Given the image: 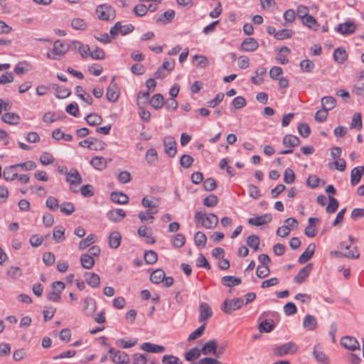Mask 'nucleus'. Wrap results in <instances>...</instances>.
I'll list each match as a JSON object with an SVG mask.
<instances>
[{"label":"nucleus","instance_id":"f257e3e1","mask_svg":"<svg viewBox=\"0 0 364 364\" xmlns=\"http://www.w3.org/2000/svg\"><path fill=\"white\" fill-rule=\"evenodd\" d=\"M245 306L244 300L241 297L232 299H226L223 301L221 310L226 314H232L235 311L241 309Z\"/></svg>","mask_w":364,"mask_h":364},{"label":"nucleus","instance_id":"f03ea898","mask_svg":"<svg viewBox=\"0 0 364 364\" xmlns=\"http://www.w3.org/2000/svg\"><path fill=\"white\" fill-rule=\"evenodd\" d=\"M141 204L144 207L148 208L146 213L149 215L150 220H153V215L158 213L157 208L159 204V200L152 196H146L142 198Z\"/></svg>","mask_w":364,"mask_h":364},{"label":"nucleus","instance_id":"7ed1b4c3","mask_svg":"<svg viewBox=\"0 0 364 364\" xmlns=\"http://www.w3.org/2000/svg\"><path fill=\"white\" fill-rule=\"evenodd\" d=\"M96 14L101 21H111L115 18V10L107 4H101L96 9Z\"/></svg>","mask_w":364,"mask_h":364},{"label":"nucleus","instance_id":"20e7f679","mask_svg":"<svg viewBox=\"0 0 364 364\" xmlns=\"http://www.w3.org/2000/svg\"><path fill=\"white\" fill-rule=\"evenodd\" d=\"M296 350V345L293 342H289L274 348L273 349V353L275 356L282 357L287 354H293Z\"/></svg>","mask_w":364,"mask_h":364},{"label":"nucleus","instance_id":"39448f33","mask_svg":"<svg viewBox=\"0 0 364 364\" xmlns=\"http://www.w3.org/2000/svg\"><path fill=\"white\" fill-rule=\"evenodd\" d=\"M108 353L109 354V358L115 364H128L129 363V355L124 351L109 348Z\"/></svg>","mask_w":364,"mask_h":364},{"label":"nucleus","instance_id":"423d86ee","mask_svg":"<svg viewBox=\"0 0 364 364\" xmlns=\"http://www.w3.org/2000/svg\"><path fill=\"white\" fill-rule=\"evenodd\" d=\"M164 146L165 153L170 157H173L176 152V142L174 138L171 136H167L164 139Z\"/></svg>","mask_w":364,"mask_h":364},{"label":"nucleus","instance_id":"0eeeda50","mask_svg":"<svg viewBox=\"0 0 364 364\" xmlns=\"http://www.w3.org/2000/svg\"><path fill=\"white\" fill-rule=\"evenodd\" d=\"M66 181L70 183V189L73 192L75 193L77 191L73 190V186L81 184L82 183V178L77 169L72 168L67 173Z\"/></svg>","mask_w":364,"mask_h":364},{"label":"nucleus","instance_id":"6e6552de","mask_svg":"<svg viewBox=\"0 0 364 364\" xmlns=\"http://www.w3.org/2000/svg\"><path fill=\"white\" fill-rule=\"evenodd\" d=\"M115 77L112 79V83L107 89L106 97L110 102H115L117 101L119 96V89L116 83L114 82Z\"/></svg>","mask_w":364,"mask_h":364},{"label":"nucleus","instance_id":"1a4fd4ad","mask_svg":"<svg viewBox=\"0 0 364 364\" xmlns=\"http://www.w3.org/2000/svg\"><path fill=\"white\" fill-rule=\"evenodd\" d=\"M357 26L354 22L348 21L340 23L336 28V31L344 36L351 35L356 30Z\"/></svg>","mask_w":364,"mask_h":364},{"label":"nucleus","instance_id":"9d476101","mask_svg":"<svg viewBox=\"0 0 364 364\" xmlns=\"http://www.w3.org/2000/svg\"><path fill=\"white\" fill-rule=\"evenodd\" d=\"M350 247V244H348L346 242H342L341 244H340V248L341 250H348L347 252H345V253H342L341 252H336V253L342 256V257H346L347 258H350V259H357L359 257V252L357 250V247H353V250H349Z\"/></svg>","mask_w":364,"mask_h":364},{"label":"nucleus","instance_id":"9b49d317","mask_svg":"<svg viewBox=\"0 0 364 364\" xmlns=\"http://www.w3.org/2000/svg\"><path fill=\"white\" fill-rule=\"evenodd\" d=\"M341 344L345 348L354 351L359 349V343L357 339L352 336H344L341 340Z\"/></svg>","mask_w":364,"mask_h":364},{"label":"nucleus","instance_id":"f8f14e48","mask_svg":"<svg viewBox=\"0 0 364 364\" xmlns=\"http://www.w3.org/2000/svg\"><path fill=\"white\" fill-rule=\"evenodd\" d=\"M259 47L258 42L253 38H245L240 45V50L245 52H253Z\"/></svg>","mask_w":364,"mask_h":364},{"label":"nucleus","instance_id":"ddd939ff","mask_svg":"<svg viewBox=\"0 0 364 364\" xmlns=\"http://www.w3.org/2000/svg\"><path fill=\"white\" fill-rule=\"evenodd\" d=\"M272 220V215L269 213L264 214L256 218L248 219V223L255 226H261L267 224Z\"/></svg>","mask_w":364,"mask_h":364},{"label":"nucleus","instance_id":"4468645a","mask_svg":"<svg viewBox=\"0 0 364 364\" xmlns=\"http://www.w3.org/2000/svg\"><path fill=\"white\" fill-rule=\"evenodd\" d=\"M200 353L205 354V344L200 343V348H193L188 350L185 354V358L188 361H193L200 355Z\"/></svg>","mask_w":364,"mask_h":364},{"label":"nucleus","instance_id":"2eb2a0df","mask_svg":"<svg viewBox=\"0 0 364 364\" xmlns=\"http://www.w3.org/2000/svg\"><path fill=\"white\" fill-rule=\"evenodd\" d=\"M69 49V46L60 40H57L54 42L52 53L55 55L63 56Z\"/></svg>","mask_w":364,"mask_h":364},{"label":"nucleus","instance_id":"dca6fc26","mask_svg":"<svg viewBox=\"0 0 364 364\" xmlns=\"http://www.w3.org/2000/svg\"><path fill=\"white\" fill-rule=\"evenodd\" d=\"M312 269V264L309 263L300 269L299 273L294 277V282L296 284H301L310 274Z\"/></svg>","mask_w":364,"mask_h":364},{"label":"nucleus","instance_id":"f3484780","mask_svg":"<svg viewBox=\"0 0 364 364\" xmlns=\"http://www.w3.org/2000/svg\"><path fill=\"white\" fill-rule=\"evenodd\" d=\"M364 174V166H360L353 168L350 172V183L353 186H356Z\"/></svg>","mask_w":364,"mask_h":364},{"label":"nucleus","instance_id":"a211bd4d","mask_svg":"<svg viewBox=\"0 0 364 364\" xmlns=\"http://www.w3.org/2000/svg\"><path fill=\"white\" fill-rule=\"evenodd\" d=\"M126 216V213L122 209L118 208L107 212V217L114 223L122 221Z\"/></svg>","mask_w":364,"mask_h":364},{"label":"nucleus","instance_id":"6ab92c4d","mask_svg":"<svg viewBox=\"0 0 364 364\" xmlns=\"http://www.w3.org/2000/svg\"><path fill=\"white\" fill-rule=\"evenodd\" d=\"M82 311L87 316L92 315L96 311V301L94 299L87 297L83 301Z\"/></svg>","mask_w":364,"mask_h":364},{"label":"nucleus","instance_id":"aec40b11","mask_svg":"<svg viewBox=\"0 0 364 364\" xmlns=\"http://www.w3.org/2000/svg\"><path fill=\"white\" fill-rule=\"evenodd\" d=\"M316 249L314 243H310L306 250L299 256L298 262L300 264H304L308 262L314 255Z\"/></svg>","mask_w":364,"mask_h":364},{"label":"nucleus","instance_id":"412c9836","mask_svg":"<svg viewBox=\"0 0 364 364\" xmlns=\"http://www.w3.org/2000/svg\"><path fill=\"white\" fill-rule=\"evenodd\" d=\"M309 225L304 230V234L309 237H314L316 235V230L315 225L318 224L320 220L317 218H309Z\"/></svg>","mask_w":364,"mask_h":364},{"label":"nucleus","instance_id":"4be33fe9","mask_svg":"<svg viewBox=\"0 0 364 364\" xmlns=\"http://www.w3.org/2000/svg\"><path fill=\"white\" fill-rule=\"evenodd\" d=\"M94 141H96V138L90 137L87 139L83 140L79 142V145L82 147L89 148L91 150H102L105 149L106 144L105 143H99V144L96 146H94Z\"/></svg>","mask_w":364,"mask_h":364},{"label":"nucleus","instance_id":"5701e85b","mask_svg":"<svg viewBox=\"0 0 364 364\" xmlns=\"http://www.w3.org/2000/svg\"><path fill=\"white\" fill-rule=\"evenodd\" d=\"M206 355H212L216 358H220L218 355V343L215 339L206 341Z\"/></svg>","mask_w":364,"mask_h":364},{"label":"nucleus","instance_id":"b1692460","mask_svg":"<svg viewBox=\"0 0 364 364\" xmlns=\"http://www.w3.org/2000/svg\"><path fill=\"white\" fill-rule=\"evenodd\" d=\"M85 281L89 286L97 288L100 284V278L98 274L93 272H85L84 274Z\"/></svg>","mask_w":364,"mask_h":364},{"label":"nucleus","instance_id":"393cba45","mask_svg":"<svg viewBox=\"0 0 364 364\" xmlns=\"http://www.w3.org/2000/svg\"><path fill=\"white\" fill-rule=\"evenodd\" d=\"M141 349L149 353H162L165 351V347L150 343H142Z\"/></svg>","mask_w":364,"mask_h":364},{"label":"nucleus","instance_id":"a878e982","mask_svg":"<svg viewBox=\"0 0 364 364\" xmlns=\"http://www.w3.org/2000/svg\"><path fill=\"white\" fill-rule=\"evenodd\" d=\"M303 326L309 331H314L317 327V321L315 316L307 314L303 321Z\"/></svg>","mask_w":364,"mask_h":364},{"label":"nucleus","instance_id":"bb28decb","mask_svg":"<svg viewBox=\"0 0 364 364\" xmlns=\"http://www.w3.org/2000/svg\"><path fill=\"white\" fill-rule=\"evenodd\" d=\"M175 16V11L173 10L169 9L165 12H164L161 15L159 16L156 19L157 23L167 24L172 21Z\"/></svg>","mask_w":364,"mask_h":364},{"label":"nucleus","instance_id":"cd10ccee","mask_svg":"<svg viewBox=\"0 0 364 364\" xmlns=\"http://www.w3.org/2000/svg\"><path fill=\"white\" fill-rule=\"evenodd\" d=\"M4 122L9 124H18L20 121V117L14 112H6L1 116Z\"/></svg>","mask_w":364,"mask_h":364},{"label":"nucleus","instance_id":"c85d7f7f","mask_svg":"<svg viewBox=\"0 0 364 364\" xmlns=\"http://www.w3.org/2000/svg\"><path fill=\"white\" fill-rule=\"evenodd\" d=\"M321 102L322 108L328 112L336 106V100L332 96H325L322 97Z\"/></svg>","mask_w":364,"mask_h":364},{"label":"nucleus","instance_id":"c756f323","mask_svg":"<svg viewBox=\"0 0 364 364\" xmlns=\"http://www.w3.org/2000/svg\"><path fill=\"white\" fill-rule=\"evenodd\" d=\"M90 164L97 170H103L107 166V160L102 156H94L90 160Z\"/></svg>","mask_w":364,"mask_h":364},{"label":"nucleus","instance_id":"7c9ffc66","mask_svg":"<svg viewBox=\"0 0 364 364\" xmlns=\"http://www.w3.org/2000/svg\"><path fill=\"white\" fill-rule=\"evenodd\" d=\"M16 166L15 165L6 167L4 171L3 176L6 181H11L17 178L18 173L16 171Z\"/></svg>","mask_w":364,"mask_h":364},{"label":"nucleus","instance_id":"2f4dec72","mask_svg":"<svg viewBox=\"0 0 364 364\" xmlns=\"http://www.w3.org/2000/svg\"><path fill=\"white\" fill-rule=\"evenodd\" d=\"M282 143L285 146L295 147L299 145L300 139L296 136L287 134L284 136Z\"/></svg>","mask_w":364,"mask_h":364},{"label":"nucleus","instance_id":"473e14b6","mask_svg":"<svg viewBox=\"0 0 364 364\" xmlns=\"http://www.w3.org/2000/svg\"><path fill=\"white\" fill-rule=\"evenodd\" d=\"M122 237L119 232H112L109 236V245L111 248L117 249L121 243Z\"/></svg>","mask_w":364,"mask_h":364},{"label":"nucleus","instance_id":"72a5a7b5","mask_svg":"<svg viewBox=\"0 0 364 364\" xmlns=\"http://www.w3.org/2000/svg\"><path fill=\"white\" fill-rule=\"evenodd\" d=\"M289 53L290 49L287 46H282L279 49V53L276 58L277 61L282 65L288 63L289 60L287 58V56Z\"/></svg>","mask_w":364,"mask_h":364},{"label":"nucleus","instance_id":"f704fd0d","mask_svg":"<svg viewBox=\"0 0 364 364\" xmlns=\"http://www.w3.org/2000/svg\"><path fill=\"white\" fill-rule=\"evenodd\" d=\"M111 200L118 204H127L129 202L128 196L123 193L112 192L111 193Z\"/></svg>","mask_w":364,"mask_h":364},{"label":"nucleus","instance_id":"c9c22d12","mask_svg":"<svg viewBox=\"0 0 364 364\" xmlns=\"http://www.w3.org/2000/svg\"><path fill=\"white\" fill-rule=\"evenodd\" d=\"M242 280L240 277L234 276H224L222 278V284L226 287H234L240 284Z\"/></svg>","mask_w":364,"mask_h":364},{"label":"nucleus","instance_id":"e433bc0d","mask_svg":"<svg viewBox=\"0 0 364 364\" xmlns=\"http://www.w3.org/2000/svg\"><path fill=\"white\" fill-rule=\"evenodd\" d=\"M52 87L55 90V96L58 98H65L71 94V91L64 87L60 86L57 84H53Z\"/></svg>","mask_w":364,"mask_h":364},{"label":"nucleus","instance_id":"4c0bfd02","mask_svg":"<svg viewBox=\"0 0 364 364\" xmlns=\"http://www.w3.org/2000/svg\"><path fill=\"white\" fill-rule=\"evenodd\" d=\"M165 279V272L161 269L154 271L150 276V281L154 284H159Z\"/></svg>","mask_w":364,"mask_h":364},{"label":"nucleus","instance_id":"58836bf2","mask_svg":"<svg viewBox=\"0 0 364 364\" xmlns=\"http://www.w3.org/2000/svg\"><path fill=\"white\" fill-rule=\"evenodd\" d=\"M81 265L83 268L90 269L95 265V260L90 255L83 254L80 257Z\"/></svg>","mask_w":364,"mask_h":364},{"label":"nucleus","instance_id":"ea45409f","mask_svg":"<svg viewBox=\"0 0 364 364\" xmlns=\"http://www.w3.org/2000/svg\"><path fill=\"white\" fill-rule=\"evenodd\" d=\"M146 160L150 166H155L158 163V154L154 149H149L146 151Z\"/></svg>","mask_w":364,"mask_h":364},{"label":"nucleus","instance_id":"a19ab883","mask_svg":"<svg viewBox=\"0 0 364 364\" xmlns=\"http://www.w3.org/2000/svg\"><path fill=\"white\" fill-rule=\"evenodd\" d=\"M85 120L90 126H97L102 122V118L96 113H91L87 115Z\"/></svg>","mask_w":364,"mask_h":364},{"label":"nucleus","instance_id":"79ce46f5","mask_svg":"<svg viewBox=\"0 0 364 364\" xmlns=\"http://www.w3.org/2000/svg\"><path fill=\"white\" fill-rule=\"evenodd\" d=\"M150 103L151 106L156 109L161 108L164 105L163 95L161 94L154 95L150 100Z\"/></svg>","mask_w":364,"mask_h":364},{"label":"nucleus","instance_id":"37998d69","mask_svg":"<svg viewBox=\"0 0 364 364\" xmlns=\"http://www.w3.org/2000/svg\"><path fill=\"white\" fill-rule=\"evenodd\" d=\"M333 58L335 61L343 63L347 59L346 50L342 48H337L333 52Z\"/></svg>","mask_w":364,"mask_h":364},{"label":"nucleus","instance_id":"c03bdc74","mask_svg":"<svg viewBox=\"0 0 364 364\" xmlns=\"http://www.w3.org/2000/svg\"><path fill=\"white\" fill-rule=\"evenodd\" d=\"M302 23L305 26H308L309 28L314 31H316L318 29V24L316 18L311 15L308 14L306 16H305L302 19Z\"/></svg>","mask_w":364,"mask_h":364},{"label":"nucleus","instance_id":"a18cd8bd","mask_svg":"<svg viewBox=\"0 0 364 364\" xmlns=\"http://www.w3.org/2000/svg\"><path fill=\"white\" fill-rule=\"evenodd\" d=\"M218 224V218L214 213H206V229L215 228Z\"/></svg>","mask_w":364,"mask_h":364},{"label":"nucleus","instance_id":"49530a36","mask_svg":"<svg viewBox=\"0 0 364 364\" xmlns=\"http://www.w3.org/2000/svg\"><path fill=\"white\" fill-rule=\"evenodd\" d=\"M363 128L362 117L360 112L354 114L350 123V129H355L358 131Z\"/></svg>","mask_w":364,"mask_h":364},{"label":"nucleus","instance_id":"de8ad7c7","mask_svg":"<svg viewBox=\"0 0 364 364\" xmlns=\"http://www.w3.org/2000/svg\"><path fill=\"white\" fill-rule=\"evenodd\" d=\"M274 324L273 323V321H269L267 319H265L263 321H262L258 326V329L261 333H269L274 329Z\"/></svg>","mask_w":364,"mask_h":364},{"label":"nucleus","instance_id":"09e8293b","mask_svg":"<svg viewBox=\"0 0 364 364\" xmlns=\"http://www.w3.org/2000/svg\"><path fill=\"white\" fill-rule=\"evenodd\" d=\"M144 258L147 264H153L156 262L158 255L155 251L148 250L144 252Z\"/></svg>","mask_w":364,"mask_h":364},{"label":"nucleus","instance_id":"8fccbe9b","mask_svg":"<svg viewBox=\"0 0 364 364\" xmlns=\"http://www.w3.org/2000/svg\"><path fill=\"white\" fill-rule=\"evenodd\" d=\"M60 212L65 215H70L75 212V205L70 202H64L60 206Z\"/></svg>","mask_w":364,"mask_h":364},{"label":"nucleus","instance_id":"3c124183","mask_svg":"<svg viewBox=\"0 0 364 364\" xmlns=\"http://www.w3.org/2000/svg\"><path fill=\"white\" fill-rule=\"evenodd\" d=\"M313 355L318 363L322 364L329 363L328 359L326 354L323 352L318 350L316 347L314 349Z\"/></svg>","mask_w":364,"mask_h":364},{"label":"nucleus","instance_id":"603ef678","mask_svg":"<svg viewBox=\"0 0 364 364\" xmlns=\"http://www.w3.org/2000/svg\"><path fill=\"white\" fill-rule=\"evenodd\" d=\"M247 244L253 248L255 251L258 250L259 245V237L256 235H251L247 238Z\"/></svg>","mask_w":364,"mask_h":364},{"label":"nucleus","instance_id":"864d4df0","mask_svg":"<svg viewBox=\"0 0 364 364\" xmlns=\"http://www.w3.org/2000/svg\"><path fill=\"white\" fill-rule=\"evenodd\" d=\"M95 242V236L93 234L87 235L85 239L82 240L79 243V250H82Z\"/></svg>","mask_w":364,"mask_h":364},{"label":"nucleus","instance_id":"5fc2aeb1","mask_svg":"<svg viewBox=\"0 0 364 364\" xmlns=\"http://www.w3.org/2000/svg\"><path fill=\"white\" fill-rule=\"evenodd\" d=\"M6 274L11 279H16L22 275V270L18 267L11 266L7 269Z\"/></svg>","mask_w":364,"mask_h":364},{"label":"nucleus","instance_id":"6e6d98bb","mask_svg":"<svg viewBox=\"0 0 364 364\" xmlns=\"http://www.w3.org/2000/svg\"><path fill=\"white\" fill-rule=\"evenodd\" d=\"M71 26L75 30L84 31L87 28V23L82 18H75L72 20Z\"/></svg>","mask_w":364,"mask_h":364},{"label":"nucleus","instance_id":"4d7b16f0","mask_svg":"<svg viewBox=\"0 0 364 364\" xmlns=\"http://www.w3.org/2000/svg\"><path fill=\"white\" fill-rule=\"evenodd\" d=\"M293 31L290 29L284 28L279 30L275 33V38L279 41L289 38L292 36Z\"/></svg>","mask_w":364,"mask_h":364},{"label":"nucleus","instance_id":"13d9d810","mask_svg":"<svg viewBox=\"0 0 364 364\" xmlns=\"http://www.w3.org/2000/svg\"><path fill=\"white\" fill-rule=\"evenodd\" d=\"M329 203L326 208V210L328 213H333L336 211L338 208L339 203L337 199L334 197L329 196H328Z\"/></svg>","mask_w":364,"mask_h":364},{"label":"nucleus","instance_id":"bf43d9fd","mask_svg":"<svg viewBox=\"0 0 364 364\" xmlns=\"http://www.w3.org/2000/svg\"><path fill=\"white\" fill-rule=\"evenodd\" d=\"M300 67L302 71L306 73H311L314 70L315 65L313 61L309 59H305L301 61Z\"/></svg>","mask_w":364,"mask_h":364},{"label":"nucleus","instance_id":"052dcab7","mask_svg":"<svg viewBox=\"0 0 364 364\" xmlns=\"http://www.w3.org/2000/svg\"><path fill=\"white\" fill-rule=\"evenodd\" d=\"M204 330L205 323L189 335L188 337V341H193L200 338L203 335Z\"/></svg>","mask_w":364,"mask_h":364},{"label":"nucleus","instance_id":"680f3d73","mask_svg":"<svg viewBox=\"0 0 364 364\" xmlns=\"http://www.w3.org/2000/svg\"><path fill=\"white\" fill-rule=\"evenodd\" d=\"M270 274V269L267 265H259L257 268L256 274L259 278L263 279Z\"/></svg>","mask_w":364,"mask_h":364},{"label":"nucleus","instance_id":"e2e57ef3","mask_svg":"<svg viewBox=\"0 0 364 364\" xmlns=\"http://www.w3.org/2000/svg\"><path fill=\"white\" fill-rule=\"evenodd\" d=\"M193 162V157L188 154H183L180 159V165L184 168H188Z\"/></svg>","mask_w":364,"mask_h":364},{"label":"nucleus","instance_id":"0e129e2a","mask_svg":"<svg viewBox=\"0 0 364 364\" xmlns=\"http://www.w3.org/2000/svg\"><path fill=\"white\" fill-rule=\"evenodd\" d=\"M46 205L48 208L53 211L57 210L60 207L58 199L53 196H49L47 198Z\"/></svg>","mask_w":364,"mask_h":364},{"label":"nucleus","instance_id":"69168bd1","mask_svg":"<svg viewBox=\"0 0 364 364\" xmlns=\"http://www.w3.org/2000/svg\"><path fill=\"white\" fill-rule=\"evenodd\" d=\"M194 242L198 247H204L205 234L200 231L197 232L194 236Z\"/></svg>","mask_w":364,"mask_h":364},{"label":"nucleus","instance_id":"338daca9","mask_svg":"<svg viewBox=\"0 0 364 364\" xmlns=\"http://www.w3.org/2000/svg\"><path fill=\"white\" fill-rule=\"evenodd\" d=\"M298 132L300 135L304 137H308L311 134V129L309 126L306 123H301L298 126Z\"/></svg>","mask_w":364,"mask_h":364},{"label":"nucleus","instance_id":"774afa93","mask_svg":"<svg viewBox=\"0 0 364 364\" xmlns=\"http://www.w3.org/2000/svg\"><path fill=\"white\" fill-rule=\"evenodd\" d=\"M162 363L164 364H181V361L176 356L165 355L162 358Z\"/></svg>","mask_w":364,"mask_h":364}]
</instances>
